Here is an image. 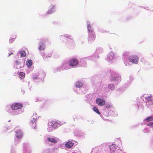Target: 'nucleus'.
<instances>
[{"label": "nucleus", "instance_id": "26", "mask_svg": "<svg viewBox=\"0 0 153 153\" xmlns=\"http://www.w3.org/2000/svg\"><path fill=\"white\" fill-rule=\"evenodd\" d=\"M112 80H116V79L115 78H113L112 79Z\"/></svg>", "mask_w": 153, "mask_h": 153}, {"label": "nucleus", "instance_id": "22", "mask_svg": "<svg viewBox=\"0 0 153 153\" xmlns=\"http://www.w3.org/2000/svg\"><path fill=\"white\" fill-rule=\"evenodd\" d=\"M105 107L106 108H108L110 107V105L109 104H106Z\"/></svg>", "mask_w": 153, "mask_h": 153}, {"label": "nucleus", "instance_id": "4", "mask_svg": "<svg viewBox=\"0 0 153 153\" xmlns=\"http://www.w3.org/2000/svg\"><path fill=\"white\" fill-rule=\"evenodd\" d=\"M69 64V65L71 66H76L78 64V62L76 59L73 58L70 61Z\"/></svg>", "mask_w": 153, "mask_h": 153}, {"label": "nucleus", "instance_id": "23", "mask_svg": "<svg viewBox=\"0 0 153 153\" xmlns=\"http://www.w3.org/2000/svg\"><path fill=\"white\" fill-rule=\"evenodd\" d=\"M15 39V38H12L10 40V42L11 43H12V42L14 41Z\"/></svg>", "mask_w": 153, "mask_h": 153}, {"label": "nucleus", "instance_id": "5", "mask_svg": "<svg viewBox=\"0 0 153 153\" xmlns=\"http://www.w3.org/2000/svg\"><path fill=\"white\" fill-rule=\"evenodd\" d=\"M105 101L101 99L97 98L96 99V103L100 106H103L105 104Z\"/></svg>", "mask_w": 153, "mask_h": 153}, {"label": "nucleus", "instance_id": "17", "mask_svg": "<svg viewBox=\"0 0 153 153\" xmlns=\"http://www.w3.org/2000/svg\"><path fill=\"white\" fill-rule=\"evenodd\" d=\"M110 148L111 151H114L116 147L114 145L112 144L110 146Z\"/></svg>", "mask_w": 153, "mask_h": 153}, {"label": "nucleus", "instance_id": "28", "mask_svg": "<svg viewBox=\"0 0 153 153\" xmlns=\"http://www.w3.org/2000/svg\"><path fill=\"white\" fill-rule=\"evenodd\" d=\"M64 37V36H61V38H63Z\"/></svg>", "mask_w": 153, "mask_h": 153}, {"label": "nucleus", "instance_id": "21", "mask_svg": "<svg viewBox=\"0 0 153 153\" xmlns=\"http://www.w3.org/2000/svg\"><path fill=\"white\" fill-rule=\"evenodd\" d=\"M148 126H151L152 127L153 126V122H151L149 123V124H148L147 125Z\"/></svg>", "mask_w": 153, "mask_h": 153}, {"label": "nucleus", "instance_id": "6", "mask_svg": "<svg viewBox=\"0 0 153 153\" xmlns=\"http://www.w3.org/2000/svg\"><path fill=\"white\" fill-rule=\"evenodd\" d=\"M74 143L71 141H68L66 143L65 145L66 148L68 149L71 148L73 146Z\"/></svg>", "mask_w": 153, "mask_h": 153}, {"label": "nucleus", "instance_id": "2", "mask_svg": "<svg viewBox=\"0 0 153 153\" xmlns=\"http://www.w3.org/2000/svg\"><path fill=\"white\" fill-rule=\"evenodd\" d=\"M129 60L131 62L134 63H137L138 62L139 58L137 56L133 55L129 57Z\"/></svg>", "mask_w": 153, "mask_h": 153}, {"label": "nucleus", "instance_id": "7", "mask_svg": "<svg viewBox=\"0 0 153 153\" xmlns=\"http://www.w3.org/2000/svg\"><path fill=\"white\" fill-rule=\"evenodd\" d=\"M114 53L112 52H110L107 55L108 58L110 60H112L114 57Z\"/></svg>", "mask_w": 153, "mask_h": 153}, {"label": "nucleus", "instance_id": "18", "mask_svg": "<svg viewBox=\"0 0 153 153\" xmlns=\"http://www.w3.org/2000/svg\"><path fill=\"white\" fill-rule=\"evenodd\" d=\"M152 97L151 96H147V97H146V100L148 101H151L152 100Z\"/></svg>", "mask_w": 153, "mask_h": 153}, {"label": "nucleus", "instance_id": "16", "mask_svg": "<svg viewBox=\"0 0 153 153\" xmlns=\"http://www.w3.org/2000/svg\"><path fill=\"white\" fill-rule=\"evenodd\" d=\"M146 122H149L153 120V117L151 116L149 117L146 118Z\"/></svg>", "mask_w": 153, "mask_h": 153}, {"label": "nucleus", "instance_id": "19", "mask_svg": "<svg viewBox=\"0 0 153 153\" xmlns=\"http://www.w3.org/2000/svg\"><path fill=\"white\" fill-rule=\"evenodd\" d=\"M53 7L52 9H51L50 10H48V12L47 13L51 14L53 13Z\"/></svg>", "mask_w": 153, "mask_h": 153}, {"label": "nucleus", "instance_id": "12", "mask_svg": "<svg viewBox=\"0 0 153 153\" xmlns=\"http://www.w3.org/2000/svg\"><path fill=\"white\" fill-rule=\"evenodd\" d=\"M45 45H44L42 43L41 45H40L39 49L40 51H43L45 48Z\"/></svg>", "mask_w": 153, "mask_h": 153}, {"label": "nucleus", "instance_id": "10", "mask_svg": "<svg viewBox=\"0 0 153 153\" xmlns=\"http://www.w3.org/2000/svg\"><path fill=\"white\" fill-rule=\"evenodd\" d=\"M76 86L78 88H80L83 85V83L81 82L78 81L76 83Z\"/></svg>", "mask_w": 153, "mask_h": 153}, {"label": "nucleus", "instance_id": "14", "mask_svg": "<svg viewBox=\"0 0 153 153\" xmlns=\"http://www.w3.org/2000/svg\"><path fill=\"white\" fill-rule=\"evenodd\" d=\"M32 61L30 60L27 61L26 62V64L28 67H30L32 65Z\"/></svg>", "mask_w": 153, "mask_h": 153}, {"label": "nucleus", "instance_id": "11", "mask_svg": "<svg viewBox=\"0 0 153 153\" xmlns=\"http://www.w3.org/2000/svg\"><path fill=\"white\" fill-rule=\"evenodd\" d=\"M47 140L49 142L53 143H57V140L54 138H48Z\"/></svg>", "mask_w": 153, "mask_h": 153}, {"label": "nucleus", "instance_id": "25", "mask_svg": "<svg viewBox=\"0 0 153 153\" xmlns=\"http://www.w3.org/2000/svg\"><path fill=\"white\" fill-rule=\"evenodd\" d=\"M93 110L95 112H96V107H94L93 108Z\"/></svg>", "mask_w": 153, "mask_h": 153}, {"label": "nucleus", "instance_id": "29", "mask_svg": "<svg viewBox=\"0 0 153 153\" xmlns=\"http://www.w3.org/2000/svg\"><path fill=\"white\" fill-rule=\"evenodd\" d=\"M118 76V77H119V76Z\"/></svg>", "mask_w": 153, "mask_h": 153}, {"label": "nucleus", "instance_id": "1", "mask_svg": "<svg viewBox=\"0 0 153 153\" xmlns=\"http://www.w3.org/2000/svg\"><path fill=\"white\" fill-rule=\"evenodd\" d=\"M58 124V123L57 121H52L49 125L48 128V131L50 132L51 131L57 127Z\"/></svg>", "mask_w": 153, "mask_h": 153}, {"label": "nucleus", "instance_id": "9", "mask_svg": "<svg viewBox=\"0 0 153 153\" xmlns=\"http://www.w3.org/2000/svg\"><path fill=\"white\" fill-rule=\"evenodd\" d=\"M36 119V117L35 118L33 117V120H31V121L30 125H32L33 124H34V125H35V126L33 127L34 128H35V127H36L35 125L36 124V122H37Z\"/></svg>", "mask_w": 153, "mask_h": 153}, {"label": "nucleus", "instance_id": "13", "mask_svg": "<svg viewBox=\"0 0 153 153\" xmlns=\"http://www.w3.org/2000/svg\"><path fill=\"white\" fill-rule=\"evenodd\" d=\"M19 53L20 54L21 57H24L26 56L25 52L24 51L19 52Z\"/></svg>", "mask_w": 153, "mask_h": 153}, {"label": "nucleus", "instance_id": "15", "mask_svg": "<svg viewBox=\"0 0 153 153\" xmlns=\"http://www.w3.org/2000/svg\"><path fill=\"white\" fill-rule=\"evenodd\" d=\"M25 74L24 73L20 72L19 74V76L20 78L23 79L25 77Z\"/></svg>", "mask_w": 153, "mask_h": 153}, {"label": "nucleus", "instance_id": "8", "mask_svg": "<svg viewBox=\"0 0 153 153\" xmlns=\"http://www.w3.org/2000/svg\"><path fill=\"white\" fill-rule=\"evenodd\" d=\"M23 136L22 132L20 131H18L16 132V136L18 138H21Z\"/></svg>", "mask_w": 153, "mask_h": 153}, {"label": "nucleus", "instance_id": "3", "mask_svg": "<svg viewBox=\"0 0 153 153\" xmlns=\"http://www.w3.org/2000/svg\"><path fill=\"white\" fill-rule=\"evenodd\" d=\"M22 107V104L20 103H14L11 105V108L13 110L21 109Z\"/></svg>", "mask_w": 153, "mask_h": 153}, {"label": "nucleus", "instance_id": "24", "mask_svg": "<svg viewBox=\"0 0 153 153\" xmlns=\"http://www.w3.org/2000/svg\"><path fill=\"white\" fill-rule=\"evenodd\" d=\"M96 113H97L98 114H100V113L98 109L97 108H96Z\"/></svg>", "mask_w": 153, "mask_h": 153}, {"label": "nucleus", "instance_id": "20", "mask_svg": "<svg viewBox=\"0 0 153 153\" xmlns=\"http://www.w3.org/2000/svg\"><path fill=\"white\" fill-rule=\"evenodd\" d=\"M16 65H20V64L21 62L20 61H19V60H17L16 61Z\"/></svg>", "mask_w": 153, "mask_h": 153}, {"label": "nucleus", "instance_id": "27", "mask_svg": "<svg viewBox=\"0 0 153 153\" xmlns=\"http://www.w3.org/2000/svg\"><path fill=\"white\" fill-rule=\"evenodd\" d=\"M13 54V53H11L10 54H9V55H8V56H10L11 54Z\"/></svg>", "mask_w": 153, "mask_h": 153}]
</instances>
